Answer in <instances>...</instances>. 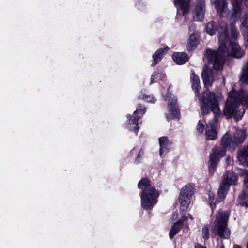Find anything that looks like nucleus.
Instances as JSON below:
<instances>
[{
    "label": "nucleus",
    "mask_w": 248,
    "mask_h": 248,
    "mask_svg": "<svg viewBox=\"0 0 248 248\" xmlns=\"http://www.w3.org/2000/svg\"><path fill=\"white\" fill-rule=\"evenodd\" d=\"M225 49L219 51V48L217 50L207 48L205 50V56L210 64H213V67L217 71L221 70L225 61L226 55H230L236 58H241L244 55V51L241 49L237 42H232L229 35L225 41Z\"/></svg>",
    "instance_id": "1"
},
{
    "label": "nucleus",
    "mask_w": 248,
    "mask_h": 248,
    "mask_svg": "<svg viewBox=\"0 0 248 248\" xmlns=\"http://www.w3.org/2000/svg\"><path fill=\"white\" fill-rule=\"evenodd\" d=\"M201 103V111L203 116L207 115L211 112L214 113V117L208 123L209 125L212 127H216L218 120L221 117V110L216 94L208 90L204 91L202 94Z\"/></svg>",
    "instance_id": "2"
},
{
    "label": "nucleus",
    "mask_w": 248,
    "mask_h": 248,
    "mask_svg": "<svg viewBox=\"0 0 248 248\" xmlns=\"http://www.w3.org/2000/svg\"><path fill=\"white\" fill-rule=\"evenodd\" d=\"M137 186L141 190L140 193L141 206L145 209L152 208L157 202L160 195L158 190L152 185V181L148 177L142 178Z\"/></svg>",
    "instance_id": "3"
},
{
    "label": "nucleus",
    "mask_w": 248,
    "mask_h": 248,
    "mask_svg": "<svg viewBox=\"0 0 248 248\" xmlns=\"http://www.w3.org/2000/svg\"><path fill=\"white\" fill-rule=\"evenodd\" d=\"M206 32L213 36L217 32L219 42V51L225 49V41L229 35L228 25L225 22L217 23L214 21H210L206 24L205 28Z\"/></svg>",
    "instance_id": "4"
},
{
    "label": "nucleus",
    "mask_w": 248,
    "mask_h": 248,
    "mask_svg": "<svg viewBox=\"0 0 248 248\" xmlns=\"http://www.w3.org/2000/svg\"><path fill=\"white\" fill-rule=\"evenodd\" d=\"M230 213V211H225L219 213L216 217L213 231L216 235L221 238L227 239L230 236L231 231L227 227Z\"/></svg>",
    "instance_id": "5"
},
{
    "label": "nucleus",
    "mask_w": 248,
    "mask_h": 248,
    "mask_svg": "<svg viewBox=\"0 0 248 248\" xmlns=\"http://www.w3.org/2000/svg\"><path fill=\"white\" fill-rule=\"evenodd\" d=\"M239 173H236L232 170H227L223 174L222 180L220 184L218 196L222 199H225L227 192L231 186H237L238 185Z\"/></svg>",
    "instance_id": "6"
},
{
    "label": "nucleus",
    "mask_w": 248,
    "mask_h": 248,
    "mask_svg": "<svg viewBox=\"0 0 248 248\" xmlns=\"http://www.w3.org/2000/svg\"><path fill=\"white\" fill-rule=\"evenodd\" d=\"M195 191V185L192 184H187L180 192L179 201L180 203V210L181 212L187 211L191 198L194 195Z\"/></svg>",
    "instance_id": "7"
},
{
    "label": "nucleus",
    "mask_w": 248,
    "mask_h": 248,
    "mask_svg": "<svg viewBox=\"0 0 248 248\" xmlns=\"http://www.w3.org/2000/svg\"><path fill=\"white\" fill-rule=\"evenodd\" d=\"M217 152V150L216 148L212 149L210 154L208 161V170L211 174H213L215 172L219 159L225 156L224 149L220 150L219 153Z\"/></svg>",
    "instance_id": "8"
},
{
    "label": "nucleus",
    "mask_w": 248,
    "mask_h": 248,
    "mask_svg": "<svg viewBox=\"0 0 248 248\" xmlns=\"http://www.w3.org/2000/svg\"><path fill=\"white\" fill-rule=\"evenodd\" d=\"M168 107L170 114H166V119L168 121L170 119L179 120L180 118V112L177 104V99L173 97L169 100Z\"/></svg>",
    "instance_id": "9"
},
{
    "label": "nucleus",
    "mask_w": 248,
    "mask_h": 248,
    "mask_svg": "<svg viewBox=\"0 0 248 248\" xmlns=\"http://www.w3.org/2000/svg\"><path fill=\"white\" fill-rule=\"evenodd\" d=\"M205 13V2L204 0H197L193 11V19L196 21H202Z\"/></svg>",
    "instance_id": "10"
},
{
    "label": "nucleus",
    "mask_w": 248,
    "mask_h": 248,
    "mask_svg": "<svg viewBox=\"0 0 248 248\" xmlns=\"http://www.w3.org/2000/svg\"><path fill=\"white\" fill-rule=\"evenodd\" d=\"M191 0H174V3L177 7V15L183 16L189 13Z\"/></svg>",
    "instance_id": "11"
},
{
    "label": "nucleus",
    "mask_w": 248,
    "mask_h": 248,
    "mask_svg": "<svg viewBox=\"0 0 248 248\" xmlns=\"http://www.w3.org/2000/svg\"><path fill=\"white\" fill-rule=\"evenodd\" d=\"M190 78L192 83V89L194 90L195 95L198 97L199 100L201 102L202 96L200 93L201 87L199 77L194 71H192L190 74Z\"/></svg>",
    "instance_id": "12"
},
{
    "label": "nucleus",
    "mask_w": 248,
    "mask_h": 248,
    "mask_svg": "<svg viewBox=\"0 0 248 248\" xmlns=\"http://www.w3.org/2000/svg\"><path fill=\"white\" fill-rule=\"evenodd\" d=\"M169 50V47L168 46L157 49L152 56L153 62L151 66L154 67L156 65L161 61Z\"/></svg>",
    "instance_id": "13"
},
{
    "label": "nucleus",
    "mask_w": 248,
    "mask_h": 248,
    "mask_svg": "<svg viewBox=\"0 0 248 248\" xmlns=\"http://www.w3.org/2000/svg\"><path fill=\"white\" fill-rule=\"evenodd\" d=\"M232 5V17H238L240 15L242 11V5L243 3H248V0H229Z\"/></svg>",
    "instance_id": "14"
},
{
    "label": "nucleus",
    "mask_w": 248,
    "mask_h": 248,
    "mask_svg": "<svg viewBox=\"0 0 248 248\" xmlns=\"http://www.w3.org/2000/svg\"><path fill=\"white\" fill-rule=\"evenodd\" d=\"M238 107L239 105L232 102L227 101L223 112V115L225 116L226 118L228 119L232 118Z\"/></svg>",
    "instance_id": "15"
},
{
    "label": "nucleus",
    "mask_w": 248,
    "mask_h": 248,
    "mask_svg": "<svg viewBox=\"0 0 248 248\" xmlns=\"http://www.w3.org/2000/svg\"><path fill=\"white\" fill-rule=\"evenodd\" d=\"M172 59L177 64L182 65L188 61L189 57L185 52H174L172 55Z\"/></svg>",
    "instance_id": "16"
},
{
    "label": "nucleus",
    "mask_w": 248,
    "mask_h": 248,
    "mask_svg": "<svg viewBox=\"0 0 248 248\" xmlns=\"http://www.w3.org/2000/svg\"><path fill=\"white\" fill-rule=\"evenodd\" d=\"M127 118L129 124H130L134 125L133 131L137 134L140 129L139 124L141 123V121H140V119L142 118L141 116H140V115L138 114H128L127 115Z\"/></svg>",
    "instance_id": "17"
},
{
    "label": "nucleus",
    "mask_w": 248,
    "mask_h": 248,
    "mask_svg": "<svg viewBox=\"0 0 248 248\" xmlns=\"http://www.w3.org/2000/svg\"><path fill=\"white\" fill-rule=\"evenodd\" d=\"M244 91H242L241 93H239L236 90H232L228 93L229 99L227 101L232 102V103L239 105L242 101V97Z\"/></svg>",
    "instance_id": "18"
},
{
    "label": "nucleus",
    "mask_w": 248,
    "mask_h": 248,
    "mask_svg": "<svg viewBox=\"0 0 248 248\" xmlns=\"http://www.w3.org/2000/svg\"><path fill=\"white\" fill-rule=\"evenodd\" d=\"M231 143V138L230 137V135L228 133H226L223 135L220 140V145H215L213 149L216 148L217 150V152L218 153L220 150L224 149L225 155L226 148L230 145Z\"/></svg>",
    "instance_id": "19"
},
{
    "label": "nucleus",
    "mask_w": 248,
    "mask_h": 248,
    "mask_svg": "<svg viewBox=\"0 0 248 248\" xmlns=\"http://www.w3.org/2000/svg\"><path fill=\"white\" fill-rule=\"evenodd\" d=\"M213 72L210 69H204L202 72V78L205 85H211L213 81Z\"/></svg>",
    "instance_id": "20"
},
{
    "label": "nucleus",
    "mask_w": 248,
    "mask_h": 248,
    "mask_svg": "<svg viewBox=\"0 0 248 248\" xmlns=\"http://www.w3.org/2000/svg\"><path fill=\"white\" fill-rule=\"evenodd\" d=\"M214 4L217 14H222L228 8V3L226 0H215Z\"/></svg>",
    "instance_id": "21"
},
{
    "label": "nucleus",
    "mask_w": 248,
    "mask_h": 248,
    "mask_svg": "<svg viewBox=\"0 0 248 248\" xmlns=\"http://www.w3.org/2000/svg\"><path fill=\"white\" fill-rule=\"evenodd\" d=\"M238 160L242 162H246L248 159V144L243 146L237 152Z\"/></svg>",
    "instance_id": "22"
},
{
    "label": "nucleus",
    "mask_w": 248,
    "mask_h": 248,
    "mask_svg": "<svg viewBox=\"0 0 248 248\" xmlns=\"http://www.w3.org/2000/svg\"><path fill=\"white\" fill-rule=\"evenodd\" d=\"M246 137L244 133L237 132L233 134L231 138V142L233 145H238L243 143L245 140Z\"/></svg>",
    "instance_id": "23"
},
{
    "label": "nucleus",
    "mask_w": 248,
    "mask_h": 248,
    "mask_svg": "<svg viewBox=\"0 0 248 248\" xmlns=\"http://www.w3.org/2000/svg\"><path fill=\"white\" fill-rule=\"evenodd\" d=\"M248 190L243 189L241 193L237 198L238 203L242 207H248Z\"/></svg>",
    "instance_id": "24"
},
{
    "label": "nucleus",
    "mask_w": 248,
    "mask_h": 248,
    "mask_svg": "<svg viewBox=\"0 0 248 248\" xmlns=\"http://www.w3.org/2000/svg\"><path fill=\"white\" fill-rule=\"evenodd\" d=\"M199 44V41L197 37L194 33L191 34L188 38L187 45V49L190 51L195 49Z\"/></svg>",
    "instance_id": "25"
},
{
    "label": "nucleus",
    "mask_w": 248,
    "mask_h": 248,
    "mask_svg": "<svg viewBox=\"0 0 248 248\" xmlns=\"http://www.w3.org/2000/svg\"><path fill=\"white\" fill-rule=\"evenodd\" d=\"M216 127H212L209 125V123L207 124L205 134L206 139L208 140H214L217 138V132Z\"/></svg>",
    "instance_id": "26"
},
{
    "label": "nucleus",
    "mask_w": 248,
    "mask_h": 248,
    "mask_svg": "<svg viewBox=\"0 0 248 248\" xmlns=\"http://www.w3.org/2000/svg\"><path fill=\"white\" fill-rule=\"evenodd\" d=\"M240 81L243 85H248V62H247L246 67L242 70Z\"/></svg>",
    "instance_id": "27"
},
{
    "label": "nucleus",
    "mask_w": 248,
    "mask_h": 248,
    "mask_svg": "<svg viewBox=\"0 0 248 248\" xmlns=\"http://www.w3.org/2000/svg\"><path fill=\"white\" fill-rule=\"evenodd\" d=\"M237 170L240 176H245L243 189L248 191V172L246 170L239 168H237Z\"/></svg>",
    "instance_id": "28"
},
{
    "label": "nucleus",
    "mask_w": 248,
    "mask_h": 248,
    "mask_svg": "<svg viewBox=\"0 0 248 248\" xmlns=\"http://www.w3.org/2000/svg\"><path fill=\"white\" fill-rule=\"evenodd\" d=\"M159 77L160 80H163L166 77V75L163 72L154 71L151 76L150 84L156 82L155 79Z\"/></svg>",
    "instance_id": "29"
},
{
    "label": "nucleus",
    "mask_w": 248,
    "mask_h": 248,
    "mask_svg": "<svg viewBox=\"0 0 248 248\" xmlns=\"http://www.w3.org/2000/svg\"><path fill=\"white\" fill-rule=\"evenodd\" d=\"M146 112V108L142 106L141 104H138L136 109L134 111L133 114L134 115H140L141 117Z\"/></svg>",
    "instance_id": "30"
},
{
    "label": "nucleus",
    "mask_w": 248,
    "mask_h": 248,
    "mask_svg": "<svg viewBox=\"0 0 248 248\" xmlns=\"http://www.w3.org/2000/svg\"><path fill=\"white\" fill-rule=\"evenodd\" d=\"M231 37L230 39L232 42H237L239 32H238L236 28L235 27H232L230 30Z\"/></svg>",
    "instance_id": "31"
},
{
    "label": "nucleus",
    "mask_w": 248,
    "mask_h": 248,
    "mask_svg": "<svg viewBox=\"0 0 248 248\" xmlns=\"http://www.w3.org/2000/svg\"><path fill=\"white\" fill-rule=\"evenodd\" d=\"M245 112L244 108H241L239 110H235L234 115L232 117L237 121L241 120Z\"/></svg>",
    "instance_id": "32"
},
{
    "label": "nucleus",
    "mask_w": 248,
    "mask_h": 248,
    "mask_svg": "<svg viewBox=\"0 0 248 248\" xmlns=\"http://www.w3.org/2000/svg\"><path fill=\"white\" fill-rule=\"evenodd\" d=\"M158 140L160 146L168 145L171 143L167 136L161 137Z\"/></svg>",
    "instance_id": "33"
},
{
    "label": "nucleus",
    "mask_w": 248,
    "mask_h": 248,
    "mask_svg": "<svg viewBox=\"0 0 248 248\" xmlns=\"http://www.w3.org/2000/svg\"><path fill=\"white\" fill-rule=\"evenodd\" d=\"M144 151L143 148H141L140 150L139 151L136 157V158L134 161V163L135 164H138L141 163L142 157L144 155Z\"/></svg>",
    "instance_id": "34"
},
{
    "label": "nucleus",
    "mask_w": 248,
    "mask_h": 248,
    "mask_svg": "<svg viewBox=\"0 0 248 248\" xmlns=\"http://www.w3.org/2000/svg\"><path fill=\"white\" fill-rule=\"evenodd\" d=\"M202 237L207 240L209 238V228L207 225L204 226L202 229Z\"/></svg>",
    "instance_id": "35"
},
{
    "label": "nucleus",
    "mask_w": 248,
    "mask_h": 248,
    "mask_svg": "<svg viewBox=\"0 0 248 248\" xmlns=\"http://www.w3.org/2000/svg\"><path fill=\"white\" fill-rule=\"evenodd\" d=\"M139 99H143L150 103H155L156 101L153 96H148L145 94H143L141 96H139Z\"/></svg>",
    "instance_id": "36"
},
{
    "label": "nucleus",
    "mask_w": 248,
    "mask_h": 248,
    "mask_svg": "<svg viewBox=\"0 0 248 248\" xmlns=\"http://www.w3.org/2000/svg\"><path fill=\"white\" fill-rule=\"evenodd\" d=\"M240 104H242L244 107H248V93L245 94V91H244L243 93L242 101Z\"/></svg>",
    "instance_id": "37"
},
{
    "label": "nucleus",
    "mask_w": 248,
    "mask_h": 248,
    "mask_svg": "<svg viewBox=\"0 0 248 248\" xmlns=\"http://www.w3.org/2000/svg\"><path fill=\"white\" fill-rule=\"evenodd\" d=\"M204 124L199 120L196 128L197 131L200 134L202 133L204 131Z\"/></svg>",
    "instance_id": "38"
},
{
    "label": "nucleus",
    "mask_w": 248,
    "mask_h": 248,
    "mask_svg": "<svg viewBox=\"0 0 248 248\" xmlns=\"http://www.w3.org/2000/svg\"><path fill=\"white\" fill-rule=\"evenodd\" d=\"M180 222V221H176L175 223L173 224L171 227V228H173L174 229V230L177 231L178 232H179L183 227V226L179 224Z\"/></svg>",
    "instance_id": "39"
},
{
    "label": "nucleus",
    "mask_w": 248,
    "mask_h": 248,
    "mask_svg": "<svg viewBox=\"0 0 248 248\" xmlns=\"http://www.w3.org/2000/svg\"><path fill=\"white\" fill-rule=\"evenodd\" d=\"M167 146L168 145L160 146L159 155L161 157H163V155L164 153H167L169 152V149Z\"/></svg>",
    "instance_id": "40"
},
{
    "label": "nucleus",
    "mask_w": 248,
    "mask_h": 248,
    "mask_svg": "<svg viewBox=\"0 0 248 248\" xmlns=\"http://www.w3.org/2000/svg\"><path fill=\"white\" fill-rule=\"evenodd\" d=\"M178 233V232L177 231L174 230V229L173 228H171L169 234L170 239H173L174 237L175 236V235Z\"/></svg>",
    "instance_id": "41"
},
{
    "label": "nucleus",
    "mask_w": 248,
    "mask_h": 248,
    "mask_svg": "<svg viewBox=\"0 0 248 248\" xmlns=\"http://www.w3.org/2000/svg\"><path fill=\"white\" fill-rule=\"evenodd\" d=\"M188 220V217L186 216H182L181 218L178 219L177 221H180L179 224L184 226V222Z\"/></svg>",
    "instance_id": "42"
},
{
    "label": "nucleus",
    "mask_w": 248,
    "mask_h": 248,
    "mask_svg": "<svg viewBox=\"0 0 248 248\" xmlns=\"http://www.w3.org/2000/svg\"><path fill=\"white\" fill-rule=\"evenodd\" d=\"M210 202V205L212 210H214L216 208V201H209Z\"/></svg>",
    "instance_id": "43"
},
{
    "label": "nucleus",
    "mask_w": 248,
    "mask_h": 248,
    "mask_svg": "<svg viewBox=\"0 0 248 248\" xmlns=\"http://www.w3.org/2000/svg\"><path fill=\"white\" fill-rule=\"evenodd\" d=\"M248 26V21L247 19H244L242 24L241 27H246Z\"/></svg>",
    "instance_id": "44"
},
{
    "label": "nucleus",
    "mask_w": 248,
    "mask_h": 248,
    "mask_svg": "<svg viewBox=\"0 0 248 248\" xmlns=\"http://www.w3.org/2000/svg\"><path fill=\"white\" fill-rule=\"evenodd\" d=\"M243 38L245 41L247 42L248 43V32H246L245 34H242Z\"/></svg>",
    "instance_id": "45"
},
{
    "label": "nucleus",
    "mask_w": 248,
    "mask_h": 248,
    "mask_svg": "<svg viewBox=\"0 0 248 248\" xmlns=\"http://www.w3.org/2000/svg\"><path fill=\"white\" fill-rule=\"evenodd\" d=\"M195 248H207L206 246H202L199 243L195 245Z\"/></svg>",
    "instance_id": "46"
},
{
    "label": "nucleus",
    "mask_w": 248,
    "mask_h": 248,
    "mask_svg": "<svg viewBox=\"0 0 248 248\" xmlns=\"http://www.w3.org/2000/svg\"><path fill=\"white\" fill-rule=\"evenodd\" d=\"M209 201H214V197L213 195H212L211 194H209Z\"/></svg>",
    "instance_id": "47"
},
{
    "label": "nucleus",
    "mask_w": 248,
    "mask_h": 248,
    "mask_svg": "<svg viewBox=\"0 0 248 248\" xmlns=\"http://www.w3.org/2000/svg\"><path fill=\"white\" fill-rule=\"evenodd\" d=\"M233 248H242L239 245H234Z\"/></svg>",
    "instance_id": "48"
},
{
    "label": "nucleus",
    "mask_w": 248,
    "mask_h": 248,
    "mask_svg": "<svg viewBox=\"0 0 248 248\" xmlns=\"http://www.w3.org/2000/svg\"><path fill=\"white\" fill-rule=\"evenodd\" d=\"M134 150H135V149H133L131 151L130 153L133 154V153H134Z\"/></svg>",
    "instance_id": "49"
},
{
    "label": "nucleus",
    "mask_w": 248,
    "mask_h": 248,
    "mask_svg": "<svg viewBox=\"0 0 248 248\" xmlns=\"http://www.w3.org/2000/svg\"><path fill=\"white\" fill-rule=\"evenodd\" d=\"M220 248H225L224 245H222Z\"/></svg>",
    "instance_id": "50"
},
{
    "label": "nucleus",
    "mask_w": 248,
    "mask_h": 248,
    "mask_svg": "<svg viewBox=\"0 0 248 248\" xmlns=\"http://www.w3.org/2000/svg\"><path fill=\"white\" fill-rule=\"evenodd\" d=\"M190 218H191V219H192V217H190Z\"/></svg>",
    "instance_id": "51"
},
{
    "label": "nucleus",
    "mask_w": 248,
    "mask_h": 248,
    "mask_svg": "<svg viewBox=\"0 0 248 248\" xmlns=\"http://www.w3.org/2000/svg\"><path fill=\"white\" fill-rule=\"evenodd\" d=\"M190 218H191V219H192V217H190Z\"/></svg>",
    "instance_id": "52"
}]
</instances>
